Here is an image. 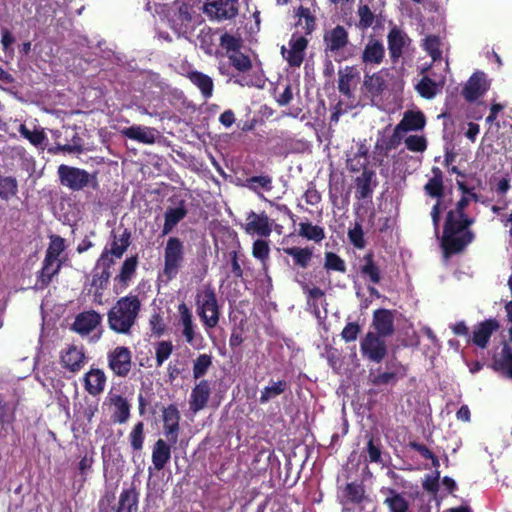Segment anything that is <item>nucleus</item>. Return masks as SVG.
Listing matches in <instances>:
<instances>
[{
  "label": "nucleus",
  "instance_id": "f257e3e1",
  "mask_svg": "<svg viewBox=\"0 0 512 512\" xmlns=\"http://www.w3.org/2000/svg\"><path fill=\"white\" fill-rule=\"evenodd\" d=\"M469 203L470 198L462 196L455 208L446 214L441 238V248L446 258L462 253L475 239V233L470 229L475 219L465 213Z\"/></svg>",
  "mask_w": 512,
  "mask_h": 512
},
{
  "label": "nucleus",
  "instance_id": "f03ea898",
  "mask_svg": "<svg viewBox=\"0 0 512 512\" xmlns=\"http://www.w3.org/2000/svg\"><path fill=\"white\" fill-rule=\"evenodd\" d=\"M141 301L136 294L120 297L107 313L109 328L118 333L128 335L136 324L141 311Z\"/></svg>",
  "mask_w": 512,
  "mask_h": 512
},
{
  "label": "nucleus",
  "instance_id": "7ed1b4c3",
  "mask_svg": "<svg viewBox=\"0 0 512 512\" xmlns=\"http://www.w3.org/2000/svg\"><path fill=\"white\" fill-rule=\"evenodd\" d=\"M195 306L196 313L206 330L213 329L219 324L221 311L213 287L208 285L197 292Z\"/></svg>",
  "mask_w": 512,
  "mask_h": 512
},
{
  "label": "nucleus",
  "instance_id": "20e7f679",
  "mask_svg": "<svg viewBox=\"0 0 512 512\" xmlns=\"http://www.w3.org/2000/svg\"><path fill=\"white\" fill-rule=\"evenodd\" d=\"M164 265L160 276L169 282L177 277L184 266L185 246L178 237H169L164 247Z\"/></svg>",
  "mask_w": 512,
  "mask_h": 512
},
{
  "label": "nucleus",
  "instance_id": "39448f33",
  "mask_svg": "<svg viewBox=\"0 0 512 512\" xmlns=\"http://www.w3.org/2000/svg\"><path fill=\"white\" fill-rule=\"evenodd\" d=\"M57 175L59 183L71 191H81L86 187L96 189L98 187L97 173H89L87 170L61 164L58 166Z\"/></svg>",
  "mask_w": 512,
  "mask_h": 512
},
{
  "label": "nucleus",
  "instance_id": "423d86ee",
  "mask_svg": "<svg viewBox=\"0 0 512 512\" xmlns=\"http://www.w3.org/2000/svg\"><path fill=\"white\" fill-rule=\"evenodd\" d=\"M325 53L334 57L335 61L341 62L348 59L349 55H344V49L349 44V33L342 25H336L334 28L325 32L323 36Z\"/></svg>",
  "mask_w": 512,
  "mask_h": 512
},
{
  "label": "nucleus",
  "instance_id": "0eeeda50",
  "mask_svg": "<svg viewBox=\"0 0 512 512\" xmlns=\"http://www.w3.org/2000/svg\"><path fill=\"white\" fill-rule=\"evenodd\" d=\"M386 370L374 374L370 372L369 383L376 387L394 386L399 380L405 378L408 374V367L397 360L396 357L386 362Z\"/></svg>",
  "mask_w": 512,
  "mask_h": 512
},
{
  "label": "nucleus",
  "instance_id": "6e6552de",
  "mask_svg": "<svg viewBox=\"0 0 512 512\" xmlns=\"http://www.w3.org/2000/svg\"><path fill=\"white\" fill-rule=\"evenodd\" d=\"M107 365L120 378L127 377L133 367L132 351L126 346H117L107 353Z\"/></svg>",
  "mask_w": 512,
  "mask_h": 512
},
{
  "label": "nucleus",
  "instance_id": "1a4fd4ad",
  "mask_svg": "<svg viewBox=\"0 0 512 512\" xmlns=\"http://www.w3.org/2000/svg\"><path fill=\"white\" fill-rule=\"evenodd\" d=\"M384 337L368 332L360 343V351L364 358L374 363H381L387 355Z\"/></svg>",
  "mask_w": 512,
  "mask_h": 512
},
{
  "label": "nucleus",
  "instance_id": "9d476101",
  "mask_svg": "<svg viewBox=\"0 0 512 512\" xmlns=\"http://www.w3.org/2000/svg\"><path fill=\"white\" fill-rule=\"evenodd\" d=\"M289 49L284 45L281 47V55L292 68L300 67L305 58V51L308 47V40L297 34H292L289 40Z\"/></svg>",
  "mask_w": 512,
  "mask_h": 512
},
{
  "label": "nucleus",
  "instance_id": "9b49d317",
  "mask_svg": "<svg viewBox=\"0 0 512 512\" xmlns=\"http://www.w3.org/2000/svg\"><path fill=\"white\" fill-rule=\"evenodd\" d=\"M410 43L411 39L403 29L397 25L391 27L387 35V45L389 57L393 64L399 62Z\"/></svg>",
  "mask_w": 512,
  "mask_h": 512
},
{
  "label": "nucleus",
  "instance_id": "f8f14e48",
  "mask_svg": "<svg viewBox=\"0 0 512 512\" xmlns=\"http://www.w3.org/2000/svg\"><path fill=\"white\" fill-rule=\"evenodd\" d=\"M111 236L112 242L110 244V248L105 247L98 259H100L101 263L108 262L109 264L114 265V258L120 259L129 247L131 233L128 229H124L120 237H118L114 231Z\"/></svg>",
  "mask_w": 512,
  "mask_h": 512
},
{
  "label": "nucleus",
  "instance_id": "ddd939ff",
  "mask_svg": "<svg viewBox=\"0 0 512 512\" xmlns=\"http://www.w3.org/2000/svg\"><path fill=\"white\" fill-rule=\"evenodd\" d=\"M500 329V323L496 318L485 319L473 328L470 342L480 349H486L491 336Z\"/></svg>",
  "mask_w": 512,
  "mask_h": 512
},
{
  "label": "nucleus",
  "instance_id": "4468645a",
  "mask_svg": "<svg viewBox=\"0 0 512 512\" xmlns=\"http://www.w3.org/2000/svg\"><path fill=\"white\" fill-rule=\"evenodd\" d=\"M205 12L218 21L230 20L238 14V0H213L206 4Z\"/></svg>",
  "mask_w": 512,
  "mask_h": 512
},
{
  "label": "nucleus",
  "instance_id": "2eb2a0df",
  "mask_svg": "<svg viewBox=\"0 0 512 512\" xmlns=\"http://www.w3.org/2000/svg\"><path fill=\"white\" fill-rule=\"evenodd\" d=\"M180 419V412L175 404H170L163 409L164 435L172 445H175L178 441Z\"/></svg>",
  "mask_w": 512,
  "mask_h": 512
},
{
  "label": "nucleus",
  "instance_id": "dca6fc26",
  "mask_svg": "<svg viewBox=\"0 0 512 512\" xmlns=\"http://www.w3.org/2000/svg\"><path fill=\"white\" fill-rule=\"evenodd\" d=\"M489 89L484 72L477 71L468 79L466 85L462 89V95L468 102H475L483 96Z\"/></svg>",
  "mask_w": 512,
  "mask_h": 512
},
{
  "label": "nucleus",
  "instance_id": "f3484780",
  "mask_svg": "<svg viewBox=\"0 0 512 512\" xmlns=\"http://www.w3.org/2000/svg\"><path fill=\"white\" fill-rule=\"evenodd\" d=\"M313 247L310 246H292V247H283L282 251L287 256L291 257V267L294 270H306L313 259Z\"/></svg>",
  "mask_w": 512,
  "mask_h": 512
},
{
  "label": "nucleus",
  "instance_id": "a211bd4d",
  "mask_svg": "<svg viewBox=\"0 0 512 512\" xmlns=\"http://www.w3.org/2000/svg\"><path fill=\"white\" fill-rule=\"evenodd\" d=\"M113 265L108 262H102L100 259L96 261L95 267L92 270V279L90 286L95 288L94 296L102 298L103 291L107 289L111 277L110 269Z\"/></svg>",
  "mask_w": 512,
  "mask_h": 512
},
{
  "label": "nucleus",
  "instance_id": "6ab92c4d",
  "mask_svg": "<svg viewBox=\"0 0 512 512\" xmlns=\"http://www.w3.org/2000/svg\"><path fill=\"white\" fill-rule=\"evenodd\" d=\"M244 229L247 234H257L260 237H269L272 233V224L265 212L257 214L254 211H250L247 215V223L245 224Z\"/></svg>",
  "mask_w": 512,
  "mask_h": 512
},
{
  "label": "nucleus",
  "instance_id": "aec40b11",
  "mask_svg": "<svg viewBox=\"0 0 512 512\" xmlns=\"http://www.w3.org/2000/svg\"><path fill=\"white\" fill-rule=\"evenodd\" d=\"M86 356L82 347L70 345L66 350L61 352L60 361L63 368L77 373L85 365Z\"/></svg>",
  "mask_w": 512,
  "mask_h": 512
},
{
  "label": "nucleus",
  "instance_id": "412c9836",
  "mask_svg": "<svg viewBox=\"0 0 512 512\" xmlns=\"http://www.w3.org/2000/svg\"><path fill=\"white\" fill-rule=\"evenodd\" d=\"M355 185V196L358 200L371 198L374 188L378 185L375 171L364 166L362 174L355 179Z\"/></svg>",
  "mask_w": 512,
  "mask_h": 512
},
{
  "label": "nucleus",
  "instance_id": "4be33fe9",
  "mask_svg": "<svg viewBox=\"0 0 512 512\" xmlns=\"http://www.w3.org/2000/svg\"><path fill=\"white\" fill-rule=\"evenodd\" d=\"M102 321V316L95 310H89L79 313L72 325V329L81 334L91 333Z\"/></svg>",
  "mask_w": 512,
  "mask_h": 512
},
{
  "label": "nucleus",
  "instance_id": "5701e85b",
  "mask_svg": "<svg viewBox=\"0 0 512 512\" xmlns=\"http://www.w3.org/2000/svg\"><path fill=\"white\" fill-rule=\"evenodd\" d=\"M385 57L382 41L370 37L362 51L361 60L366 65H380Z\"/></svg>",
  "mask_w": 512,
  "mask_h": 512
},
{
  "label": "nucleus",
  "instance_id": "b1692460",
  "mask_svg": "<svg viewBox=\"0 0 512 512\" xmlns=\"http://www.w3.org/2000/svg\"><path fill=\"white\" fill-rule=\"evenodd\" d=\"M211 394L210 384L207 380H200L191 391L189 405L194 413L204 409Z\"/></svg>",
  "mask_w": 512,
  "mask_h": 512
},
{
  "label": "nucleus",
  "instance_id": "393cba45",
  "mask_svg": "<svg viewBox=\"0 0 512 512\" xmlns=\"http://www.w3.org/2000/svg\"><path fill=\"white\" fill-rule=\"evenodd\" d=\"M373 326L376 335L388 337L394 333V318L390 310L378 309L373 314Z\"/></svg>",
  "mask_w": 512,
  "mask_h": 512
},
{
  "label": "nucleus",
  "instance_id": "a878e982",
  "mask_svg": "<svg viewBox=\"0 0 512 512\" xmlns=\"http://www.w3.org/2000/svg\"><path fill=\"white\" fill-rule=\"evenodd\" d=\"M172 444L166 442L162 438H159L153 445L152 448V464L154 469L161 471L171 460Z\"/></svg>",
  "mask_w": 512,
  "mask_h": 512
},
{
  "label": "nucleus",
  "instance_id": "bb28decb",
  "mask_svg": "<svg viewBox=\"0 0 512 512\" xmlns=\"http://www.w3.org/2000/svg\"><path fill=\"white\" fill-rule=\"evenodd\" d=\"M425 125L426 117L422 111L407 110L396 126L397 131L406 133L410 131H421L424 129Z\"/></svg>",
  "mask_w": 512,
  "mask_h": 512
},
{
  "label": "nucleus",
  "instance_id": "cd10ccee",
  "mask_svg": "<svg viewBox=\"0 0 512 512\" xmlns=\"http://www.w3.org/2000/svg\"><path fill=\"white\" fill-rule=\"evenodd\" d=\"M338 90L346 98L351 99L354 97L352 91V84L358 80L360 73L355 66H346L338 72Z\"/></svg>",
  "mask_w": 512,
  "mask_h": 512
},
{
  "label": "nucleus",
  "instance_id": "c85d7f7f",
  "mask_svg": "<svg viewBox=\"0 0 512 512\" xmlns=\"http://www.w3.org/2000/svg\"><path fill=\"white\" fill-rule=\"evenodd\" d=\"M106 381L107 378L103 370L92 368L84 376L85 390L90 395L97 396L104 391Z\"/></svg>",
  "mask_w": 512,
  "mask_h": 512
},
{
  "label": "nucleus",
  "instance_id": "c756f323",
  "mask_svg": "<svg viewBox=\"0 0 512 512\" xmlns=\"http://www.w3.org/2000/svg\"><path fill=\"white\" fill-rule=\"evenodd\" d=\"M341 503L343 505L353 504L359 505L367 499L365 487L362 483L350 482L347 483L341 490Z\"/></svg>",
  "mask_w": 512,
  "mask_h": 512
},
{
  "label": "nucleus",
  "instance_id": "7c9ffc66",
  "mask_svg": "<svg viewBox=\"0 0 512 512\" xmlns=\"http://www.w3.org/2000/svg\"><path fill=\"white\" fill-rule=\"evenodd\" d=\"M138 504L139 492L132 485L121 491L115 512H138Z\"/></svg>",
  "mask_w": 512,
  "mask_h": 512
},
{
  "label": "nucleus",
  "instance_id": "2f4dec72",
  "mask_svg": "<svg viewBox=\"0 0 512 512\" xmlns=\"http://www.w3.org/2000/svg\"><path fill=\"white\" fill-rule=\"evenodd\" d=\"M187 213L188 211L184 206V201H181L178 207L167 208L164 214L162 235L165 236L171 233L175 226L186 217Z\"/></svg>",
  "mask_w": 512,
  "mask_h": 512
},
{
  "label": "nucleus",
  "instance_id": "473e14b6",
  "mask_svg": "<svg viewBox=\"0 0 512 512\" xmlns=\"http://www.w3.org/2000/svg\"><path fill=\"white\" fill-rule=\"evenodd\" d=\"M61 266L62 263L59 259L45 255L42 269L38 275V282L42 288L47 287L51 283L52 278L59 273Z\"/></svg>",
  "mask_w": 512,
  "mask_h": 512
},
{
  "label": "nucleus",
  "instance_id": "72a5a7b5",
  "mask_svg": "<svg viewBox=\"0 0 512 512\" xmlns=\"http://www.w3.org/2000/svg\"><path fill=\"white\" fill-rule=\"evenodd\" d=\"M138 265V256L133 255L124 260L119 274L114 278V282L120 285V288L126 289L136 273Z\"/></svg>",
  "mask_w": 512,
  "mask_h": 512
},
{
  "label": "nucleus",
  "instance_id": "f704fd0d",
  "mask_svg": "<svg viewBox=\"0 0 512 512\" xmlns=\"http://www.w3.org/2000/svg\"><path fill=\"white\" fill-rule=\"evenodd\" d=\"M383 504L388 508L389 512H413L405 496L392 488L387 489V495Z\"/></svg>",
  "mask_w": 512,
  "mask_h": 512
},
{
  "label": "nucleus",
  "instance_id": "c9c22d12",
  "mask_svg": "<svg viewBox=\"0 0 512 512\" xmlns=\"http://www.w3.org/2000/svg\"><path fill=\"white\" fill-rule=\"evenodd\" d=\"M431 172L433 176L424 185V191L426 195L440 201L444 195L443 172L437 166H433Z\"/></svg>",
  "mask_w": 512,
  "mask_h": 512
},
{
  "label": "nucleus",
  "instance_id": "e433bc0d",
  "mask_svg": "<svg viewBox=\"0 0 512 512\" xmlns=\"http://www.w3.org/2000/svg\"><path fill=\"white\" fill-rule=\"evenodd\" d=\"M123 134L137 142L143 144H154L156 141L155 130L150 127H143L140 125H133L123 130Z\"/></svg>",
  "mask_w": 512,
  "mask_h": 512
},
{
  "label": "nucleus",
  "instance_id": "4c0bfd02",
  "mask_svg": "<svg viewBox=\"0 0 512 512\" xmlns=\"http://www.w3.org/2000/svg\"><path fill=\"white\" fill-rule=\"evenodd\" d=\"M178 313L180 315V323L183 327L182 334L186 342L192 344L196 334L192 312L189 307L182 302L178 305Z\"/></svg>",
  "mask_w": 512,
  "mask_h": 512
},
{
  "label": "nucleus",
  "instance_id": "58836bf2",
  "mask_svg": "<svg viewBox=\"0 0 512 512\" xmlns=\"http://www.w3.org/2000/svg\"><path fill=\"white\" fill-rule=\"evenodd\" d=\"M402 131H397V126H395L393 133L390 137L386 139H382L381 141H377L375 144V153L381 156V159H379V164L381 165L383 162V159L385 157H388L389 151L397 148L401 141H402Z\"/></svg>",
  "mask_w": 512,
  "mask_h": 512
},
{
  "label": "nucleus",
  "instance_id": "ea45409f",
  "mask_svg": "<svg viewBox=\"0 0 512 512\" xmlns=\"http://www.w3.org/2000/svg\"><path fill=\"white\" fill-rule=\"evenodd\" d=\"M187 78L200 90L204 99L212 97L214 82L210 76L200 71H191L188 73Z\"/></svg>",
  "mask_w": 512,
  "mask_h": 512
},
{
  "label": "nucleus",
  "instance_id": "a19ab883",
  "mask_svg": "<svg viewBox=\"0 0 512 512\" xmlns=\"http://www.w3.org/2000/svg\"><path fill=\"white\" fill-rule=\"evenodd\" d=\"M364 264L360 267V274L364 278H368L373 284H379L381 277V270L377 263L374 261L373 252H368L363 257Z\"/></svg>",
  "mask_w": 512,
  "mask_h": 512
},
{
  "label": "nucleus",
  "instance_id": "79ce46f5",
  "mask_svg": "<svg viewBox=\"0 0 512 512\" xmlns=\"http://www.w3.org/2000/svg\"><path fill=\"white\" fill-rule=\"evenodd\" d=\"M512 364V348L504 342L501 352L492 357L490 367L498 373H503Z\"/></svg>",
  "mask_w": 512,
  "mask_h": 512
},
{
  "label": "nucleus",
  "instance_id": "37998d69",
  "mask_svg": "<svg viewBox=\"0 0 512 512\" xmlns=\"http://www.w3.org/2000/svg\"><path fill=\"white\" fill-rule=\"evenodd\" d=\"M111 403L115 407V411L112 415L115 423L124 424L130 418V404L127 399L121 395H116L111 398Z\"/></svg>",
  "mask_w": 512,
  "mask_h": 512
},
{
  "label": "nucleus",
  "instance_id": "c03bdc74",
  "mask_svg": "<svg viewBox=\"0 0 512 512\" xmlns=\"http://www.w3.org/2000/svg\"><path fill=\"white\" fill-rule=\"evenodd\" d=\"M298 235L315 243H320L325 239L324 228L311 222H300Z\"/></svg>",
  "mask_w": 512,
  "mask_h": 512
},
{
  "label": "nucleus",
  "instance_id": "a18cd8bd",
  "mask_svg": "<svg viewBox=\"0 0 512 512\" xmlns=\"http://www.w3.org/2000/svg\"><path fill=\"white\" fill-rule=\"evenodd\" d=\"M289 388L286 380L270 381V385L266 386L262 391L259 398L261 404L269 402L271 399L284 393Z\"/></svg>",
  "mask_w": 512,
  "mask_h": 512
},
{
  "label": "nucleus",
  "instance_id": "49530a36",
  "mask_svg": "<svg viewBox=\"0 0 512 512\" xmlns=\"http://www.w3.org/2000/svg\"><path fill=\"white\" fill-rule=\"evenodd\" d=\"M273 180L269 175L252 176L245 180L244 186L254 193L259 194L260 190L271 191Z\"/></svg>",
  "mask_w": 512,
  "mask_h": 512
},
{
  "label": "nucleus",
  "instance_id": "de8ad7c7",
  "mask_svg": "<svg viewBox=\"0 0 512 512\" xmlns=\"http://www.w3.org/2000/svg\"><path fill=\"white\" fill-rule=\"evenodd\" d=\"M416 91L425 99H433L440 90L439 84L428 76H423L415 85Z\"/></svg>",
  "mask_w": 512,
  "mask_h": 512
},
{
  "label": "nucleus",
  "instance_id": "09e8293b",
  "mask_svg": "<svg viewBox=\"0 0 512 512\" xmlns=\"http://www.w3.org/2000/svg\"><path fill=\"white\" fill-rule=\"evenodd\" d=\"M363 86L372 96H379L386 88L384 78L379 73L365 75Z\"/></svg>",
  "mask_w": 512,
  "mask_h": 512
},
{
  "label": "nucleus",
  "instance_id": "8fccbe9b",
  "mask_svg": "<svg viewBox=\"0 0 512 512\" xmlns=\"http://www.w3.org/2000/svg\"><path fill=\"white\" fill-rule=\"evenodd\" d=\"M324 269L327 273L338 272L345 273L347 270L346 263L338 254L332 251L324 253Z\"/></svg>",
  "mask_w": 512,
  "mask_h": 512
},
{
  "label": "nucleus",
  "instance_id": "3c124183",
  "mask_svg": "<svg viewBox=\"0 0 512 512\" xmlns=\"http://www.w3.org/2000/svg\"><path fill=\"white\" fill-rule=\"evenodd\" d=\"M358 22L356 27L362 31L372 27L376 20L375 13L371 10L367 4H359L357 8Z\"/></svg>",
  "mask_w": 512,
  "mask_h": 512
},
{
  "label": "nucleus",
  "instance_id": "603ef678",
  "mask_svg": "<svg viewBox=\"0 0 512 512\" xmlns=\"http://www.w3.org/2000/svg\"><path fill=\"white\" fill-rule=\"evenodd\" d=\"M212 356L210 354H200L193 361V378L195 380L204 377L212 366Z\"/></svg>",
  "mask_w": 512,
  "mask_h": 512
},
{
  "label": "nucleus",
  "instance_id": "864d4df0",
  "mask_svg": "<svg viewBox=\"0 0 512 512\" xmlns=\"http://www.w3.org/2000/svg\"><path fill=\"white\" fill-rule=\"evenodd\" d=\"M440 45L441 42L439 36L428 35L424 38L422 47L434 61H437L442 57Z\"/></svg>",
  "mask_w": 512,
  "mask_h": 512
},
{
  "label": "nucleus",
  "instance_id": "5fc2aeb1",
  "mask_svg": "<svg viewBox=\"0 0 512 512\" xmlns=\"http://www.w3.org/2000/svg\"><path fill=\"white\" fill-rule=\"evenodd\" d=\"M252 255L255 259L259 260L263 266H266L270 256L268 241L264 239H256L252 245Z\"/></svg>",
  "mask_w": 512,
  "mask_h": 512
},
{
  "label": "nucleus",
  "instance_id": "6e6d98bb",
  "mask_svg": "<svg viewBox=\"0 0 512 512\" xmlns=\"http://www.w3.org/2000/svg\"><path fill=\"white\" fill-rule=\"evenodd\" d=\"M230 64L239 72L245 73L252 68V61L248 55L238 51L228 54Z\"/></svg>",
  "mask_w": 512,
  "mask_h": 512
},
{
  "label": "nucleus",
  "instance_id": "4d7b16f0",
  "mask_svg": "<svg viewBox=\"0 0 512 512\" xmlns=\"http://www.w3.org/2000/svg\"><path fill=\"white\" fill-rule=\"evenodd\" d=\"M144 440V423L139 421L133 426L129 434V441L132 449L134 451H141L143 449Z\"/></svg>",
  "mask_w": 512,
  "mask_h": 512
},
{
  "label": "nucleus",
  "instance_id": "13d9d810",
  "mask_svg": "<svg viewBox=\"0 0 512 512\" xmlns=\"http://www.w3.org/2000/svg\"><path fill=\"white\" fill-rule=\"evenodd\" d=\"M173 345L171 341H159L155 347L156 366L160 367L171 356Z\"/></svg>",
  "mask_w": 512,
  "mask_h": 512
},
{
  "label": "nucleus",
  "instance_id": "bf43d9fd",
  "mask_svg": "<svg viewBox=\"0 0 512 512\" xmlns=\"http://www.w3.org/2000/svg\"><path fill=\"white\" fill-rule=\"evenodd\" d=\"M382 445L379 438L370 436L367 442L366 451L370 462L381 463L382 462Z\"/></svg>",
  "mask_w": 512,
  "mask_h": 512
},
{
  "label": "nucleus",
  "instance_id": "052dcab7",
  "mask_svg": "<svg viewBox=\"0 0 512 512\" xmlns=\"http://www.w3.org/2000/svg\"><path fill=\"white\" fill-rule=\"evenodd\" d=\"M348 239L355 248H365L366 241L361 223L355 222L354 227L348 230Z\"/></svg>",
  "mask_w": 512,
  "mask_h": 512
},
{
  "label": "nucleus",
  "instance_id": "680f3d73",
  "mask_svg": "<svg viewBox=\"0 0 512 512\" xmlns=\"http://www.w3.org/2000/svg\"><path fill=\"white\" fill-rule=\"evenodd\" d=\"M406 148L411 152L422 153L427 149V139L422 135H409L404 140Z\"/></svg>",
  "mask_w": 512,
  "mask_h": 512
},
{
  "label": "nucleus",
  "instance_id": "e2e57ef3",
  "mask_svg": "<svg viewBox=\"0 0 512 512\" xmlns=\"http://www.w3.org/2000/svg\"><path fill=\"white\" fill-rule=\"evenodd\" d=\"M16 419V407H10V405L4 401L0 395V425L12 424Z\"/></svg>",
  "mask_w": 512,
  "mask_h": 512
},
{
  "label": "nucleus",
  "instance_id": "0e129e2a",
  "mask_svg": "<svg viewBox=\"0 0 512 512\" xmlns=\"http://www.w3.org/2000/svg\"><path fill=\"white\" fill-rule=\"evenodd\" d=\"M295 16L299 18L298 20V23L299 25L302 24V19H304L305 21V30H306V33H311L314 28H315V17L314 15H312L311 11L309 8L307 7H304V6H300L296 13H295Z\"/></svg>",
  "mask_w": 512,
  "mask_h": 512
},
{
  "label": "nucleus",
  "instance_id": "69168bd1",
  "mask_svg": "<svg viewBox=\"0 0 512 512\" xmlns=\"http://www.w3.org/2000/svg\"><path fill=\"white\" fill-rule=\"evenodd\" d=\"M65 249V241L62 237L58 235H53L50 238V244L46 250L47 256H51L52 258H57Z\"/></svg>",
  "mask_w": 512,
  "mask_h": 512
},
{
  "label": "nucleus",
  "instance_id": "338daca9",
  "mask_svg": "<svg viewBox=\"0 0 512 512\" xmlns=\"http://www.w3.org/2000/svg\"><path fill=\"white\" fill-rule=\"evenodd\" d=\"M220 45L227 51V53H236L241 47V40L233 35L224 33L220 37Z\"/></svg>",
  "mask_w": 512,
  "mask_h": 512
},
{
  "label": "nucleus",
  "instance_id": "774afa93",
  "mask_svg": "<svg viewBox=\"0 0 512 512\" xmlns=\"http://www.w3.org/2000/svg\"><path fill=\"white\" fill-rule=\"evenodd\" d=\"M20 133L34 146L41 145L46 138L45 133L42 130L31 131L25 125H21Z\"/></svg>",
  "mask_w": 512,
  "mask_h": 512
}]
</instances>
